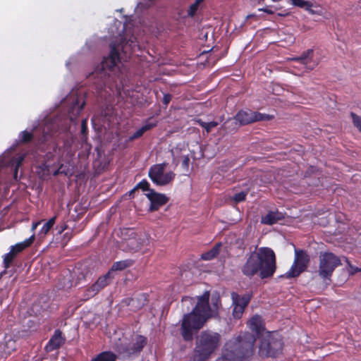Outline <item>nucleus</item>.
Here are the masks:
<instances>
[{"label": "nucleus", "mask_w": 361, "mask_h": 361, "mask_svg": "<svg viewBox=\"0 0 361 361\" xmlns=\"http://www.w3.org/2000/svg\"><path fill=\"white\" fill-rule=\"evenodd\" d=\"M206 290L196 297L197 303L192 310L183 317L180 334L185 342H191L197 334L210 319H219V310L221 307L220 295Z\"/></svg>", "instance_id": "obj_1"}, {"label": "nucleus", "mask_w": 361, "mask_h": 361, "mask_svg": "<svg viewBox=\"0 0 361 361\" xmlns=\"http://www.w3.org/2000/svg\"><path fill=\"white\" fill-rule=\"evenodd\" d=\"M125 40L121 39L120 42H111L109 44V53L108 56H104L101 63L94 68L89 77L94 80V83L96 85L97 88L102 89L109 78L114 75L119 77L121 73V65L122 56L121 52L124 55L127 54L126 49L128 47L134 51L135 47L139 49L136 37H132L124 43Z\"/></svg>", "instance_id": "obj_2"}, {"label": "nucleus", "mask_w": 361, "mask_h": 361, "mask_svg": "<svg viewBox=\"0 0 361 361\" xmlns=\"http://www.w3.org/2000/svg\"><path fill=\"white\" fill-rule=\"evenodd\" d=\"M276 269V259L274 252L269 247H262L251 252L241 267V272L250 279L258 275L261 279H265L272 277Z\"/></svg>", "instance_id": "obj_3"}, {"label": "nucleus", "mask_w": 361, "mask_h": 361, "mask_svg": "<svg viewBox=\"0 0 361 361\" xmlns=\"http://www.w3.org/2000/svg\"><path fill=\"white\" fill-rule=\"evenodd\" d=\"M250 328L256 338L260 340L259 356L262 358L276 357L281 353L283 342L281 336L275 331H266L263 319L259 315L253 316L250 320Z\"/></svg>", "instance_id": "obj_4"}, {"label": "nucleus", "mask_w": 361, "mask_h": 361, "mask_svg": "<svg viewBox=\"0 0 361 361\" xmlns=\"http://www.w3.org/2000/svg\"><path fill=\"white\" fill-rule=\"evenodd\" d=\"M256 337L253 333L243 332L228 341L222 355L216 361H248L255 352Z\"/></svg>", "instance_id": "obj_5"}, {"label": "nucleus", "mask_w": 361, "mask_h": 361, "mask_svg": "<svg viewBox=\"0 0 361 361\" xmlns=\"http://www.w3.org/2000/svg\"><path fill=\"white\" fill-rule=\"evenodd\" d=\"M221 342V336L219 333L210 330L202 331L196 336L195 346L192 353L209 361L220 347Z\"/></svg>", "instance_id": "obj_6"}, {"label": "nucleus", "mask_w": 361, "mask_h": 361, "mask_svg": "<svg viewBox=\"0 0 361 361\" xmlns=\"http://www.w3.org/2000/svg\"><path fill=\"white\" fill-rule=\"evenodd\" d=\"M319 276L324 280L331 281L336 268L342 264L341 258L331 252H320L319 256Z\"/></svg>", "instance_id": "obj_7"}, {"label": "nucleus", "mask_w": 361, "mask_h": 361, "mask_svg": "<svg viewBox=\"0 0 361 361\" xmlns=\"http://www.w3.org/2000/svg\"><path fill=\"white\" fill-rule=\"evenodd\" d=\"M310 262V257L305 250L295 249V259L290 270L280 278H296L305 271Z\"/></svg>", "instance_id": "obj_8"}, {"label": "nucleus", "mask_w": 361, "mask_h": 361, "mask_svg": "<svg viewBox=\"0 0 361 361\" xmlns=\"http://www.w3.org/2000/svg\"><path fill=\"white\" fill-rule=\"evenodd\" d=\"M168 164L164 162L152 165L148 172L151 180L157 186H165L171 183L175 178L173 171L164 173Z\"/></svg>", "instance_id": "obj_9"}, {"label": "nucleus", "mask_w": 361, "mask_h": 361, "mask_svg": "<svg viewBox=\"0 0 361 361\" xmlns=\"http://www.w3.org/2000/svg\"><path fill=\"white\" fill-rule=\"evenodd\" d=\"M122 236L120 248L125 252H136L143 246L145 240L132 228L124 229Z\"/></svg>", "instance_id": "obj_10"}, {"label": "nucleus", "mask_w": 361, "mask_h": 361, "mask_svg": "<svg viewBox=\"0 0 361 361\" xmlns=\"http://www.w3.org/2000/svg\"><path fill=\"white\" fill-rule=\"evenodd\" d=\"M235 115L236 118L238 122H240L241 126L261 121H271L274 118L273 116L261 114L250 109H240Z\"/></svg>", "instance_id": "obj_11"}, {"label": "nucleus", "mask_w": 361, "mask_h": 361, "mask_svg": "<svg viewBox=\"0 0 361 361\" xmlns=\"http://www.w3.org/2000/svg\"><path fill=\"white\" fill-rule=\"evenodd\" d=\"M147 344V338L143 336H138L135 343L121 344L118 347V353L130 357L133 355H138Z\"/></svg>", "instance_id": "obj_12"}, {"label": "nucleus", "mask_w": 361, "mask_h": 361, "mask_svg": "<svg viewBox=\"0 0 361 361\" xmlns=\"http://www.w3.org/2000/svg\"><path fill=\"white\" fill-rule=\"evenodd\" d=\"M146 192H148L145 195L150 202L148 209L149 212L159 210L160 207L165 205L169 201V197L166 195L157 192L154 189L151 188L149 183V190H147Z\"/></svg>", "instance_id": "obj_13"}, {"label": "nucleus", "mask_w": 361, "mask_h": 361, "mask_svg": "<svg viewBox=\"0 0 361 361\" xmlns=\"http://www.w3.org/2000/svg\"><path fill=\"white\" fill-rule=\"evenodd\" d=\"M232 300L235 307L233 310V314L235 317H240L243 314L245 308L248 305L252 298V294L246 293L243 295L233 292L231 294Z\"/></svg>", "instance_id": "obj_14"}, {"label": "nucleus", "mask_w": 361, "mask_h": 361, "mask_svg": "<svg viewBox=\"0 0 361 361\" xmlns=\"http://www.w3.org/2000/svg\"><path fill=\"white\" fill-rule=\"evenodd\" d=\"M65 342L66 338L63 336L62 331L60 329H56L45 346V350L47 352H51L59 349Z\"/></svg>", "instance_id": "obj_15"}, {"label": "nucleus", "mask_w": 361, "mask_h": 361, "mask_svg": "<svg viewBox=\"0 0 361 361\" xmlns=\"http://www.w3.org/2000/svg\"><path fill=\"white\" fill-rule=\"evenodd\" d=\"M114 278V275H112L111 271H109L104 276L99 277L97 281L89 288L88 291L92 292L93 295L97 294L99 291L109 285Z\"/></svg>", "instance_id": "obj_16"}, {"label": "nucleus", "mask_w": 361, "mask_h": 361, "mask_svg": "<svg viewBox=\"0 0 361 361\" xmlns=\"http://www.w3.org/2000/svg\"><path fill=\"white\" fill-rule=\"evenodd\" d=\"M313 55L314 50L312 49H309L307 51H303L300 56L295 57L293 60L304 64L306 69L312 70L315 66V63H312Z\"/></svg>", "instance_id": "obj_17"}, {"label": "nucleus", "mask_w": 361, "mask_h": 361, "mask_svg": "<svg viewBox=\"0 0 361 361\" xmlns=\"http://www.w3.org/2000/svg\"><path fill=\"white\" fill-rule=\"evenodd\" d=\"M284 219L283 213L279 211H269L267 214L262 216L261 223L265 225H273Z\"/></svg>", "instance_id": "obj_18"}, {"label": "nucleus", "mask_w": 361, "mask_h": 361, "mask_svg": "<svg viewBox=\"0 0 361 361\" xmlns=\"http://www.w3.org/2000/svg\"><path fill=\"white\" fill-rule=\"evenodd\" d=\"M241 126L240 122L236 118V115L233 118H228L221 126V129L226 133H234Z\"/></svg>", "instance_id": "obj_19"}, {"label": "nucleus", "mask_w": 361, "mask_h": 361, "mask_svg": "<svg viewBox=\"0 0 361 361\" xmlns=\"http://www.w3.org/2000/svg\"><path fill=\"white\" fill-rule=\"evenodd\" d=\"M133 264L134 260L130 259L116 262L112 264L109 271H111V274L114 275L115 271H123L126 268L131 267Z\"/></svg>", "instance_id": "obj_20"}, {"label": "nucleus", "mask_w": 361, "mask_h": 361, "mask_svg": "<svg viewBox=\"0 0 361 361\" xmlns=\"http://www.w3.org/2000/svg\"><path fill=\"white\" fill-rule=\"evenodd\" d=\"M35 240V235H32L29 238L26 239L23 242L17 243L16 245L11 246V250H13L16 255L23 252L27 247H29Z\"/></svg>", "instance_id": "obj_21"}, {"label": "nucleus", "mask_w": 361, "mask_h": 361, "mask_svg": "<svg viewBox=\"0 0 361 361\" xmlns=\"http://www.w3.org/2000/svg\"><path fill=\"white\" fill-rule=\"evenodd\" d=\"M117 356L111 351H104L97 355L91 361H116Z\"/></svg>", "instance_id": "obj_22"}, {"label": "nucleus", "mask_w": 361, "mask_h": 361, "mask_svg": "<svg viewBox=\"0 0 361 361\" xmlns=\"http://www.w3.org/2000/svg\"><path fill=\"white\" fill-rule=\"evenodd\" d=\"M221 246V243L216 244L214 247H212L210 250L202 253L201 255V259L203 260H212L216 257V256L219 254V248Z\"/></svg>", "instance_id": "obj_23"}, {"label": "nucleus", "mask_w": 361, "mask_h": 361, "mask_svg": "<svg viewBox=\"0 0 361 361\" xmlns=\"http://www.w3.org/2000/svg\"><path fill=\"white\" fill-rule=\"evenodd\" d=\"M293 6L305 8L306 11L311 13H314V11L312 9V4L310 1L305 0H288Z\"/></svg>", "instance_id": "obj_24"}, {"label": "nucleus", "mask_w": 361, "mask_h": 361, "mask_svg": "<svg viewBox=\"0 0 361 361\" xmlns=\"http://www.w3.org/2000/svg\"><path fill=\"white\" fill-rule=\"evenodd\" d=\"M56 221V217H52L45 222L39 231L38 235L39 238H43L49 233L51 228L53 227Z\"/></svg>", "instance_id": "obj_25"}, {"label": "nucleus", "mask_w": 361, "mask_h": 361, "mask_svg": "<svg viewBox=\"0 0 361 361\" xmlns=\"http://www.w3.org/2000/svg\"><path fill=\"white\" fill-rule=\"evenodd\" d=\"M139 189L142 190L143 192H146L147 190H149V182L144 179L142 181H140L139 183H137L129 192L128 195L129 197L134 198L135 193L136 191H137Z\"/></svg>", "instance_id": "obj_26"}, {"label": "nucleus", "mask_w": 361, "mask_h": 361, "mask_svg": "<svg viewBox=\"0 0 361 361\" xmlns=\"http://www.w3.org/2000/svg\"><path fill=\"white\" fill-rule=\"evenodd\" d=\"M35 135L32 132L24 130L21 132L18 137V144H27L34 140Z\"/></svg>", "instance_id": "obj_27"}, {"label": "nucleus", "mask_w": 361, "mask_h": 361, "mask_svg": "<svg viewBox=\"0 0 361 361\" xmlns=\"http://www.w3.org/2000/svg\"><path fill=\"white\" fill-rule=\"evenodd\" d=\"M197 122L202 128L205 129L207 133H210L212 128H216L219 125L217 121H211L207 123L202 121L201 119L197 120Z\"/></svg>", "instance_id": "obj_28"}, {"label": "nucleus", "mask_w": 361, "mask_h": 361, "mask_svg": "<svg viewBox=\"0 0 361 361\" xmlns=\"http://www.w3.org/2000/svg\"><path fill=\"white\" fill-rule=\"evenodd\" d=\"M16 257L13 250H10L8 253H7L4 258V265L6 269H8L11 267L13 263V259Z\"/></svg>", "instance_id": "obj_29"}, {"label": "nucleus", "mask_w": 361, "mask_h": 361, "mask_svg": "<svg viewBox=\"0 0 361 361\" xmlns=\"http://www.w3.org/2000/svg\"><path fill=\"white\" fill-rule=\"evenodd\" d=\"M85 104V102L84 101L82 102V104H80V99L78 97L75 98L74 99V101L73 102V106H72L73 114H75H75H80V112L82 110Z\"/></svg>", "instance_id": "obj_30"}, {"label": "nucleus", "mask_w": 361, "mask_h": 361, "mask_svg": "<svg viewBox=\"0 0 361 361\" xmlns=\"http://www.w3.org/2000/svg\"><path fill=\"white\" fill-rule=\"evenodd\" d=\"M342 258L345 259V262L347 263L350 275H354L356 273L361 271V269L353 266L347 257L343 256Z\"/></svg>", "instance_id": "obj_31"}, {"label": "nucleus", "mask_w": 361, "mask_h": 361, "mask_svg": "<svg viewBox=\"0 0 361 361\" xmlns=\"http://www.w3.org/2000/svg\"><path fill=\"white\" fill-rule=\"evenodd\" d=\"M247 192L242 191L238 193H235L232 197V200L235 203H240L245 200L246 196H247Z\"/></svg>", "instance_id": "obj_32"}, {"label": "nucleus", "mask_w": 361, "mask_h": 361, "mask_svg": "<svg viewBox=\"0 0 361 361\" xmlns=\"http://www.w3.org/2000/svg\"><path fill=\"white\" fill-rule=\"evenodd\" d=\"M350 116L352 118L354 126H355L360 131H361V116H359L354 112L350 113Z\"/></svg>", "instance_id": "obj_33"}, {"label": "nucleus", "mask_w": 361, "mask_h": 361, "mask_svg": "<svg viewBox=\"0 0 361 361\" xmlns=\"http://www.w3.org/2000/svg\"><path fill=\"white\" fill-rule=\"evenodd\" d=\"M145 133L144 130H142V128H140V129H138L136 132H135L133 134H132L129 137H128V141H133L140 137L142 136V135Z\"/></svg>", "instance_id": "obj_34"}, {"label": "nucleus", "mask_w": 361, "mask_h": 361, "mask_svg": "<svg viewBox=\"0 0 361 361\" xmlns=\"http://www.w3.org/2000/svg\"><path fill=\"white\" fill-rule=\"evenodd\" d=\"M199 7L196 4H192L188 10V16L194 17L198 10Z\"/></svg>", "instance_id": "obj_35"}, {"label": "nucleus", "mask_w": 361, "mask_h": 361, "mask_svg": "<svg viewBox=\"0 0 361 361\" xmlns=\"http://www.w3.org/2000/svg\"><path fill=\"white\" fill-rule=\"evenodd\" d=\"M81 134L83 137H85L87 134V119H82L81 122Z\"/></svg>", "instance_id": "obj_36"}, {"label": "nucleus", "mask_w": 361, "mask_h": 361, "mask_svg": "<svg viewBox=\"0 0 361 361\" xmlns=\"http://www.w3.org/2000/svg\"><path fill=\"white\" fill-rule=\"evenodd\" d=\"M172 95L169 93L164 94L162 103L165 105V108L168 106L172 99Z\"/></svg>", "instance_id": "obj_37"}, {"label": "nucleus", "mask_w": 361, "mask_h": 361, "mask_svg": "<svg viewBox=\"0 0 361 361\" xmlns=\"http://www.w3.org/2000/svg\"><path fill=\"white\" fill-rule=\"evenodd\" d=\"M157 126V123L154 122V123H149V122H147L144 126H142L141 128H142V130H144V132L145 133L146 131L147 130H149L151 129H152L153 128L156 127Z\"/></svg>", "instance_id": "obj_38"}, {"label": "nucleus", "mask_w": 361, "mask_h": 361, "mask_svg": "<svg viewBox=\"0 0 361 361\" xmlns=\"http://www.w3.org/2000/svg\"><path fill=\"white\" fill-rule=\"evenodd\" d=\"M190 164V158L188 155L184 156L182 161V166L184 169H188Z\"/></svg>", "instance_id": "obj_39"}, {"label": "nucleus", "mask_w": 361, "mask_h": 361, "mask_svg": "<svg viewBox=\"0 0 361 361\" xmlns=\"http://www.w3.org/2000/svg\"><path fill=\"white\" fill-rule=\"evenodd\" d=\"M63 167V165L61 164L59 166V168L56 171L54 172L53 175L54 176H57L59 174H64V175L67 176L68 175V172L66 171H62Z\"/></svg>", "instance_id": "obj_40"}, {"label": "nucleus", "mask_w": 361, "mask_h": 361, "mask_svg": "<svg viewBox=\"0 0 361 361\" xmlns=\"http://www.w3.org/2000/svg\"><path fill=\"white\" fill-rule=\"evenodd\" d=\"M271 6H266L264 8H259V11H263L267 14L272 15L274 11L270 8Z\"/></svg>", "instance_id": "obj_41"}, {"label": "nucleus", "mask_w": 361, "mask_h": 361, "mask_svg": "<svg viewBox=\"0 0 361 361\" xmlns=\"http://www.w3.org/2000/svg\"><path fill=\"white\" fill-rule=\"evenodd\" d=\"M190 361H208V360L192 353V355L190 358Z\"/></svg>", "instance_id": "obj_42"}, {"label": "nucleus", "mask_w": 361, "mask_h": 361, "mask_svg": "<svg viewBox=\"0 0 361 361\" xmlns=\"http://www.w3.org/2000/svg\"><path fill=\"white\" fill-rule=\"evenodd\" d=\"M49 137V135L47 134V133H44L42 136V137L39 139V145H43L44 144L47 140H48V137Z\"/></svg>", "instance_id": "obj_43"}, {"label": "nucleus", "mask_w": 361, "mask_h": 361, "mask_svg": "<svg viewBox=\"0 0 361 361\" xmlns=\"http://www.w3.org/2000/svg\"><path fill=\"white\" fill-rule=\"evenodd\" d=\"M67 226L63 224L61 226V227L59 228L58 233L61 234L65 229H66Z\"/></svg>", "instance_id": "obj_44"}, {"label": "nucleus", "mask_w": 361, "mask_h": 361, "mask_svg": "<svg viewBox=\"0 0 361 361\" xmlns=\"http://www.w3.org/2000/svg\"><path fill=\"white\" fill-rule=\"evenodd\" d=\"M203 1V0H195V1L193 3L194 4H196L198 7L200 6V4Z\"/></svg>", "instance_id": "obj_45"}, {"label": "nucleus", "mask_w": 361, "mask_h": 361, "mask_svg": "<svg viewBox=\"0 0 361 361\" xmlns=\"http://www.w3.org/2000/svg\"><path fill=\"white\" fill-rule=\"evenodd\" d=\"M39 224H40V222H36V223H34V224H32V230L35 229V228L37 227V226H38V225H39Z\"/></svg>", "instance_id": "obj_46"}, {"label": "nucleus", "mask_w": 361, "mask_h": 361, "mask_svg": "<svg viewBox=\"0 0 361 361\" xmlns=\"http://www.w3.org/2000/svg\"><path fill=\"white\" fill-rule=\"evenodd\" d=\"M255 17H256L255 14H250L247 16V18H255Z\"/></svg>", "instance_id": "obj_47"}, {"label": "nucleus", "mask_w": 361, "mask_h": 361, "mask_svg": "<svg viewBox=\"0 0 361 361\" xmlns=\"http://www.w3.org/2000/svg\"><path fill=\"white\" fill-rule=\"evenodd\" d=\"M212 49H210V50H209V51H204L202 52V53H201V54H200V56L204 55V54H207L208 52H210L211 51H212Z\"/></svg>", "instance_id": "obj_48"}, {"label": "nucleus", "mask_w": 361, "mask_h": 361, "mask_svg": "<svg viewBox=\"0 0 361 361\" xmlns=\"http://www.w3.org/2000/svg\"><path fill=\"white\" fill-rule=\"evenodd\" d=\"M135 302V300L134 298H131L130 302L128 303V305H130V302H132L133 304Z\"/></svg>", "instance_id": "obj_49"}, {"label": "nucleus", "mask_w": 361, "mask_h": 361, "mask_svg": "<svg viewBox=\"0 0 361 361\" xmlns=\"http://www.w3.org/2000/svg\"><path fill=\"white\" fill-rule=\"evenodd\" d=\"M95 149L97 151L98 155L100 156V150L99 149V147H97Z\"/></svg>", "instance_id": "obj_50"}, {"label": "nucleus", "mask_w": 361, "mask_h": 361, "mask_svg": "<svg viewBox=\"0 0 361 361\" xmlns=\"http://www.w3.org/2000/svg\"><path fill=\"white\" fill-rule=\"evenodd\" d=\"M187 298H189V297H183L182 300H186Z\"/></svg>", "instance_id": "obj_51"}, {"label": "nucleus", "mask_w": 361, "mask_h": 361, "mask_svg": "<svg viewBox=\"0 0 361 361\" xmlns=\"http://www.w3.org/2000/svg\"><path fill=\"white\" fill-rule=\"evenodd\" d=\"M278 15L280 16H286V15L281 14V13H279Z\"/></svg>", "instance_id": "obj_52"}, {"label": "nucleus", "mask_w": 361, "mask_h": 361, "mask_svg": "<svg viewBox=\"0 0 361 361\" xmlns=\"http://www.w3.org/2000/svg\"><path fill=\"white\" fill-rule=\"evenodd\" d=\"M264 0H258L259 4L261 3V1H264Z\"/></svg>", "instance_id": "obj_53"}, {"label": "nucleus", "mask_w": 361, "mask_h": 361, "mask_svg": "<svg viewBox=\"0 0 361 361\" xmlns=\"http://www.w3.org/2000/svg\"><path fill=\"white\" fill-rule=\"evenodd\" d=\"M71 110H69V112H71V111H73L72 106L71 107Z\"/></svg>", "instance_id": "obj_54"}]
</instances>
